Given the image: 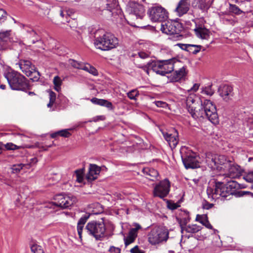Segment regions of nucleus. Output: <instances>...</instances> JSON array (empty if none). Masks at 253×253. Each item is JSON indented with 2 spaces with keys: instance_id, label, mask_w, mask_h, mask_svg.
Returning a JSON list of instances; mask_svg holds the SVG:
<instances>
[{
  "instance_id": "nucleus-1",
  "label": "nucleus",
  "mask_w": 253,
  "mask_h": 253,
  "mask_svg": "<svg viewBox=\"0 0 253 253\" xmlns=\"http://www.w3.org/2000/svg\"><path fill=\"white\" fill-rule=\"evenodd\" d=\"M238 184L235 181L228 182L226 184L222 182H216L212 187L209 186L207 189L208 198L211 200H215L220 197L227 198L232 196Z\"/></svg>"
},
{
  "instance_id": "nucleus-2",
  "label": "nucleus",
  "mask_w": 253,
  "mask_h": 253,
  "mask_svg": "<svg viewBox=\"0 0 253 253\" xmlns=\"http://www.w3.org/2000/svg\"><path fill=\"white\" fill-rule=\"evenodd\" d=\"M181 62L175 59H170L167 60L149 62L146 65L138 64L140 68H147L148 70L152 69L157 74L165 76L170 73L174 68L179 66Z\"/></svg>"
},
{
  "instance_id": "nucleus-3",
  "label": "nucleus",
  "mask_w": 253,
  "mask_h": 253,
  "mask_svg": "<svg viewBox=\"0 0 253 253\" xmlns=\"http://www.w3.org/2000/svg\"><path fill=\"white\" fill-rule=\"evenodd\" d=\"M95 46L102 50H109L115 48L119 44L118 39L114 35L98 30L95 35Z\"/></svg>"
},
{
  "instance_id": "nucleus-4",
  "label": "nucleus",
  "mask_w": 253,
  "mask_h": 253,
  "mask_svg": "<svg viewBox=\"0 0 253 253\" xmlns=\"http://www.w3.org/2000/svg\"><path fill=\"white\" fill-rule=\"evenodd\" d=\"M193 115L194 119L206 117L213 124L219 122L216 107L210 100L201 101V105L198 106V110Z\"/></svg>"
},
{
  "instance_id": "nucleus-5",
  "label": "nucleus",
  "mask_w": 253,
  "mask_h": 253,
  "mask_svg": "<svg viewBox=\"0 0 253 253\" xmlns=\"http://www.w3.org/2000/svg\"><path fill=\"white\" fill-rule=\"evenodd\" d=\"M4 76L12 89L25 91L29 89L27 79L20 73L10 69L4 73Z\"/></svg>"
},
{
  "instance_id": "nucleus-6",
  "label": "nucleus",
  "mask_w": 253,
  "mask_h": 253,
  "mask_svg": "<svg viewBox=\"0 0 253 253\" xmlns=\"http://www.w3.org/2000/svg\"><path fill=\"white\" fill-rule=\"evenodd\" d=\"M126 12L128 14V23L133 26H135L133 22L137 19H142L144 15V6L134 1L129 2L126 7Z\"/></svg>"
},
{
  "instance_id": "nucleus-7",
  "label": "nucleus",
  "mask_w": 253,
  "mask_h": 253,
  "mask_svg": "<svg viewBox=\"0 0 253 253\" xmlns=\"http://www.w3.org/2000/svg\"><path fill=\"white\" fill-rule=\"evenodd\" d=\"M169 230L165 227L155 226L148 234L149 242L153 245L166 241L169 238Z\"/></svg>"
},
{
  "instance_id": "nucleus-8",
  "label": "nucleus",
  "mask_w": 253,
  "mask_h": 253,
  "mask_svg": "<svg viewBox=\"0 0 253 253\" xmlns=\"http://www.w3.org/2000/svg\"><path fill=\"white\" fill-rule=\"evenodd\" d=\"M85 230L96 240H102L105 237L106 229L103 222L92 221L87 223Z\"/></svg>"
},
{
  "instance_id": "nucleus-9",
  "label": "nucleus",
  "mask_w": 253,
  "mask_h": 253,
  "mask_svg": "<svg viewBox=\"0 0 253 253\" xmlns=\"http://www.w3.org/2000/svg\"><path fill=\"white\" fill-rule=\"evenodd\" d=\"M206 161L210 168L214 170L216 169L222 172L225 169L226 163H229L230 161L227 160L224 155L209 154L207 156Z\"/></svg>"
},
{
  "instance_id": "nucleus-10",
  "label": "nucleus",
  "mask_w": 253,
  "mask_h": 253,
  "mask_svg": "<svg viewBox=\"0 0 253 253\" xmlns=\"http://www.w3.org/2000/svg\"><path fill=\"white\" fill-rule=\"evenodd\" d=\"M23 73L27 76L30 77L33 81H37L40 78V73L36 70L34 65L31 61L26 60H21L16 64Z\"/></svg>"
},
{
  "instance_id": "nucleus-11",
  "label": "nucleus",
  "mask_w": 253,
  "mask_h": 253,
  "mask_svg": "<svg viewBox=\"0 0 253 253\" xmlns=\"http://www.w3.org/2000/svg\"><path fill=\"white\" fill-rule=\"evenodd\" d=\"M149 15L152 21H159L161 23L168 18V13L161 6H156L150 8L149 10Z\"/></svg>"
},
{
  "instance_id": "nucleus-12",
  "label": "nucleus",
  "mask_w": 253,
  "mask_h": 253,
  "mask_svg": "<svg viewBox=\"0 0 253 253\" xmlns=\"http://www.w3.org/2000/svg\"><path fill=\"white\" fill-rule=\"evenodd\" d=\"M161 30L167 35L177 34L180 31V24L170 20H165L161 25Z\"/></svg>"
},
{
  "instance_id": "nucleus-13",
  "label": "nucleus",
  "mask_w": 253,
  "mask_h": 253,
  "mask_svg": "<svg viewBox=\"0 0 253 253\" xmlns=\"http://www.w3.org/2000/svg\"><path fill=\"white\" fill-rule=\"evenodd\" d=\"M170 182L167 179L160 181L156 184L154 188L153 195L155 197L160 198L166 197L169 193L170 190Z\"/></svg>"
},
{
  "instance_id": "nucleus-14",
  "label": "nucleus",
  "mask_w": 253,
  "mask_h": 253,
  "mask_svg": "<svg viewBox=\"0 0 253 253\" xmlns=\"http://www.w3.org/2000/svg\"><path fill=\"white\" fill-rule=\"evenodd\" d=\"M55 201L54 204L56 206L65 209L73 205L76 202L77 199L73 196L60 194L55 196Z\"/></svg>"
},
{
  "instance_id": "nucleus-15",
  "label": "nucleus",
  "mask_w": 253,
  "mask_h": 253,
  "mask_svg": "<svg viewBox=\"0 0 253 253\" xmlns=\"http://www.w3.org/2000/svg\"><path fill=\"white\" fill-rule=\"evenodd\" d=\"M225 168L224 170L220 173V175H225L231 178H235L240 176L241 171L240 167L231 161L226 163Z\"/></svg>"
},
{
  "instance_id": "nucleus-16",
  "label": "nucleus",
  "mask_w": 253,
  "mask_h": 253,
  "mask_svg": "<svg viewBox=\"0 0 253 253\" xmlns=\"http://www.w3.org/2000/svg\"><path fill=\"white\" fill-rule=\"evenodd\" d=\"M183 163L186 169H195L200 167L199 157L193 152L181 155Z\"/></svg>"
},
{
  "instance_id": "nucleus-17",
  "label": "nucleus",
  "mask_w": 253,
  "mask_h": 253,
  "mask_svg": "<svg viewBox=\"0 0 253 253\" xmlns=\"http://www.w3.org/2000/svg\"><path fill=\"white\" fill-rule=\"evenodd\" d=\"M203 19H199L198 21L197 20L195 22L196 27L194 29V31L198 38L208 40L210 36V32L203 25Z\"/></svg>"
},
{
  "instance_id": "nucleus-18",
  "label": "nucleus",
  "mask_w": 253,
  "mask_h": 253,
  "mask_svg": "<svg viewBox=\"0 0 253 253\" xmlns=\"http://www.w3.org/2000/svg\"><path fill=\"white\" fill-rule=\"evenodd\" d=\"M173 133L163 132V134L165 139L168 141L171 148H174L178 142V132L176 130H173Z\"/></svg>"
},
{
  "instance_id": "nucleus-19",
  "label": "nucleus",
  "mask_w": 253,
  "mask_h": 253,
  "mask_svg": "<svg viewBox=\"0 0 253 253\" xmlns=\"http://www.w3.org/2000/svg\"><path fill=\"white\" fill-rule=\"evenodd\" d=\"M187 74L186 67L182 66L178 70L175 71L172 74L169 76L168 79L171 82H176L184 78Z\"/></svg>"
},
{
  "instance_id": "nucleus-20",
  "label": "nucleus",
  "mask_w": 253,
  "mask_h": 253,
  "mask_svg": "<svg viewBox=\"0 0 253 253\" xmlns=\"http://www.w3.org/2000/svg\"><path fill=\"white\" fill-rule=\"evenodd\" d=\"M190 4V0H180L175 8L177 15L181 16L186 13L189 9Z\"/></svg>"
},
{
  "instance_id": "nucleus-21",
  "label": "nucleus",
  "mask_w": 253,
  "mask_h": 253,
  "mask_svg": "<svg viewBox=\"0 0 253 253\" xmlns=\"http://www.w3.org/2000/svg\"><path fill=\"white\" fill-rule=\"evenodd\" d=\"M135 227L131 228L129 231L128 236L124 237L125 244L126 246L133 243L137 236V231L141 228V226L138 224H135Z\"/></svg>"
},
{
  "instance_id": "nucleus-22",
  "label": "nucleus",
  "mask_w": 253,
  "mask_h": 253,
  "mask_svg": "<svg viewBox=\"0 0 253 253\" xmlns=\"http://www.w3.org/2000/svg\"><path fill=\"white\" fill-rule=\"evenodd\" d=\"M194 97L195 95L194 94L190 93V96H188L186 99V104L188 111L193 118V113L196 112V110H198V106H200L199 104L195 103Z\"/></svg>"
},
{
  "instance_id": "nucleus-23",
  "label": "nucleus",
  "mask_w": 253,
  "mask_h": 253,
  "mask_svg": "<svg viewBox=\"0 0 253 253\" xmlns=\"http://www.w3.org/2000/svg\"><path fill=\"white\" fill-rule=\"evenodd\" d=\"M101 169L95 164L89 165L88 172L86 175V179L88 181H92L96 179L97 175L100 172Z\"/></svg>"
},
{
  "instance_id": "nucleus-24",
  "label": "nucleus",
  "mask_w": 253,
  "mask_h": 253,
  "mask_svg": "<svg viewBox=\"0 0 253 253\" xmlns=\"http://www.w3.org/2000/svg\"><path fill=\"white\" fill-rule=\"evenodd\" d=\"M176 45L181 49L186 50L190 53L192 54H197L200 51L202 47L201 45L196 44L183 43H177Z\"/></svg>"
},
{
  "instance_id": "nucleus-25",
  "label": "nucleus",
  "mask_w": 253,
  "mask_h": 253,
  "mask_svg": "<svg viewBox=\"0 0 253 253\" xmlns=\"http://www.w3.org/2000/svg\"><path fill=\"white\" fill-rule=\"evenodd\" d=\"M11 32V30L0 32V50L6 48L7 43L10 41Z\"/></svg>"
},
{
  "instance_id": "nucleus-26",
  "label": "nucleus",
  "mask_w": 253,
  "mask_h": 253,
  "mask_svg": "<svg viewBox=\"0 0 253 253\" xmlns=\"http://www.w3.org/2000/svg\"><path fill=\"white\" fill-rule=\"evenodd\" d=\"M232 87L231 86L228 85H224L219 87L218 92L220 95L224 100H226L231 96H232Z\"/></svg>"
},
{
  "instance_id": "nucleus-27",
  "label": "nucleus",
  "mask_w": 253,
  "mask_h": 253,
  "mask_svg": "<svg viewBox=\"0 0 253 253\" xmlns=\"http://www.w3.org/2000/svg\"><path fill=\"white\" fill-rule=\"evenodd\" d=\"M183 215L184 217L183 218H181L180 217H177V220L178 221L181 228V232L182 234V236H183L184 234L185 227L186 226V225L188 222H189L190 219L188 212L184 211L183 212Z\"/></svg>"
},
{
  "instance_id": "nucleus-28",
  "label": "nucleus",
  "mask_w": 253,
  "mask_h": 253,
  "mask_svg": "<svg viewBox=\"0 0 253 253\" xmlns=\"http://www.w3.org/2000/svg\"><path fill=\"white\" fill-rule=\"evenodd\" d=\"M143 171L146 177L151 180H154V178H156L159 175L158 171L154 169L146 168L143 169Z\"/></svg>"
},
{
  "instance_id": "nucleus-29",
  "label": "nucleus",
  "mask_w": 253,
  "mask_h": 253,
  "mask_svg": "<svg viewBox=\"0 0 253 253\" xmlns=\"http://www.w3.org/2000/svg\"><path fill=\"white\" fill-rule=\"evenodd\" d=\"M196 220L199 221L203 225L206 226L207 228L211 229L212 228V225L211 224L207 217L205 215H198L196 217Z\"/></svg>"
},
{
  "instance_id": "nucleus-30",
  "label": "nucleus",
  "mask_w": 253,
  "mask_h": 253,
  "mask_svg": "<svg viewBox=\"0 0 253 253\" xmlns=\"http://www.w3.org/2000/svg\"><path fill=\"white\" fill-rule=\"evenodd\" d=\"M202 227L196 224L189 225L185 227L184 232L195 233L201 230Z\"/></svg>"
},
{
  "instance_id": "nucleus-31",
  "label": "nucleus",
  "mask_w": 253,
  "mask_h": 253,
  "mask_svg": "<svg viewBox=\"0 0 253 253\" xmlns=\"http://www.w3.org/2000/svg\"><path fill=\"white\" fill-rule=\"evenodd\" d=\"M211 4L210 1L208 0H197V6L203 10L208 9Z\"/></svg>"
},
{
  "instance_id": "nucleus-32",
  "label": "nucleus",
  "mask_w": 253,
  "mask_h": 253,
  "mask_svg": "<svg viewBox=\"0 0 253 253\" xmlns=\"http://www.w3.org/2000/svg\"><path fill=\"white\" fill-rule=\"evenodd\" d=\"M75 176L76 178V181L83 183L84 182V170L83 169H77L75 171Z\"/></svg>"
},
{
  "instance_id": "nucleus-33",
  "label": "nucleus",
  "mask_w": 253,
  "mask_h": 253,
  "mask_svg": "<svg viewBox=\"0 0 253 253\" xmlns=\"http://www.w3.org/2000/svg\"><path fill=\"white\" fill-rule=\"evenodd\" d=\"M106 1L107 10L111 12H113V10L118 6L116 0H106Z\"/></svg>"
},
{
  "instance_id": "nucleus-34",
  "label": "nucleus",
  "mask_w": 253,
  "mask_h": 253,
  "mask_svg": "<svg viewBox=\"0 0 253 253\" xmlns=\"http://www.w3.org/2000/svg\"><path fill=\"white\" fill-rule=\"evenodd\" d=\"M83 70L86 71V72L94 76H97L98 75V72L97 70L94 67L90 66L88 64H84Z\"/></svg>"
},
{
  "instance_id": "nucleus-35",
  "label": "nucleus",
  "mask_w": 253,
  "mask_h": 253,
  "mask_svg": "<svg viewBox=\"0 0 253 253\" xmlns=\"http://www.w3.org/2000/svg\"><path fill=\"white\" fill-rule=\"evenodd\" d=\"M53 82L54 85V89L57 91H59L61 89V85L62 83V81L61 78L59 76H56L54 77Z\"/></svg>"
},
{
  "instance_id": "nucleus-36",
  "label": "nucleus",
  "mask_w": 253,
  "mask_h": 253,
  "mask_svg": "<svg viewBox=\"0 0 253 253\" xmlns=\"http://www.w3.org/2000/svg\"><path fill=\"white\" fill-rule=\"evenodd\" d=\"M69 64L73 67L79 69H83L84 63L79 62L73 59L69 60Z\"/></svg>"
},
{
  "instance_id": "nucleus-37",
  "label": "nucleus",
  "mask_w": 253,
  "mask_h": 253,
  "mask_svg": "<svg viewBox=\"0 0 253 253\" xmlns=\"http://www.w3.org/2000/svg\"><path fill=\"white\" fill-rule=\"evenodd\" d=\"M139 94V91L137 89H132L127 93V97L131 100H136Z\"/></svg>"
},
{
  "instance_id": "nucleus-38",
  "label": "nucleus",
  "mask_w": 253,
  "mask_h": 253,
  "mask_svg": "<svg viewBox=\"0 0 253 253\" xmlns=\"http://www.w3.org/2000/svg\"><path fill=\"white\" fill-rule=\"evenodd\" d=\"M201 93L207 95L211 96L214 93V90L211 86L209 85L202 89Z\"/></svg>"
},
{
  "instance_id": "nucleus-39",
  "label": "nucleus",
  "mask_w": 253,
  "mask_h": 253,
  "mask_svg": "<svg viewBox=\"0 0 253 253\" xmlns=\"http://www.w3.org/2000/svg\"><path fill=\"white\" fill-rule=\"evenodd\" d=\"M49 102L47 104L48 107H51L54 104L55 101L56 100V94L52 91H50L49 93Z\"/></svg>"
},
{
  "instance_id": "nucleus-40",
  "label": "nucleus",
  "mask_w": 253,
  "mask_h": 253,
  "mask_svg": "<svg viewBox=\"0 0 253 253\" xmlns=\"http://www.w3.org/2000/svg\"><path fill=\"white\" fill-rule=\"evenodd\" d=\"M25 167V165L23 164H19L14 165L11 168L12 172L13 173H18Z\"/></svg>"
},
{
  "instance_id": "nucleus-41",
  "label": "nucleus",
  "mask_w": 253,
  "mask_h": 253,
  "mask_svg": "<svg viewBox=\"0 0 253 253\" xmlns=\"http://www.w3.org/2000/svg\"><path fill=\"white\" fill-rule=\"evenodd\" d=\"M3 146H4L5 148L7 150H14L18 149L21 148L20 146H17V145L14 144L13 143H10V142L7 143L4 145L3 144Z\"/></svg>"
},
{
  "instance_id": "nucleus-42",
  "label": "nucleus",
  "mask_w": 253,
  "mask_h": 253,
  "mask_svg": "<svg viewBox=\"0 0 253 253\" xmlns=\"http://www.w3.org/2000/svg\"><path fill=\"white\" fill-rule=\"evenodd\" d=\"M230 10L231 12L237 15H239L243 12L242 10L234 4H230Z\"/></svg>"
},
{
  "instance_id": "nucleus-43",
  "label": "nucleus",
  "mask_w": 253,
  "mask_h": 253,
  "mask_svg": "<svg viewBox=\"0 0 253 253\" xmlns=\"http://www.w3.org/2000/svg\"><path fill=\"white\" fill-rule=\"evenodd\" d=\"M31 251L34 253H42L41 247L37 245H33L31 247Z\"/></svg>"
},
{
  "instance_id": "nucleus-44",
  "label": "nucleus",
  "mask_w": 253,
  "mask_h": 253,
  "mask_svg": "<svg viewBox=\"0 0 253 253\" xmlns=\"http://www.w3.org/2000/svg\"><path fill=\"white\" fill-rule=\"evenodd\" d=\"M244 179L248 182H253V171L249 172L246 175L244 176Z\"/></svg>"
},
{
  "instance_id": "nucleus-45",
  "label": "nucleus",
  "mask_w": 253,
  "mask_h": 253,
  "mask_svg": "<svg viewBox=\"0 0 253 253\" xmlns=\"http://www.w3.org/2000/svg\"><path fill=\"white\" fill-rule=\"evenodd\" d=\"M102 106H105L110 110H113L114 109V107L112 103L111 102L105 99L103 100V104Z\"/></svg>"
},
{
  "instance_id": "nucleus-46",
  "label": "nucleus",
  "mask_w": 253,
  "mask_h": 253,
  "mask_svg": "<svg viewBox=\"0 0 253 253\" xmlns=\"http://www.w3.org/2000/svg\"><path fill=\"white\" fill-rule=\"evenodd\" d=\"M103 100L104 99H98L97 98L94 97L91 99L90 101L92 103L94 104L102 106L103 104Z\"/></svg>"
},
{
  "instance_id": "nucleus-47",
  "label": "nucleus",
  "mask_w": 253,
  "mask_h": 253,
  "mask_svg": "<svg viewBox=\"0 0 253 253\" xmlns=\"http://www.w3.org/2000/svg\"><path fill=\"white\" fill-rule=\"evenodd\" d=\"M149 56V55L147 53L142 52V51L138 52V55H136V60L139 58H142V59H145V58H148Z\"/></svg>"
},
{
  "instance_id": "nucleus-48",
  "label": "nucleus",
  "mask_w": 253,
  "mask_h": 253,
  "mask_svg": "<svg viewBox=\"0 0 253 253\" xmlns=\"http://www.w3.org/2000/svg\"><path fill=\"white\" fill-rule=\"evenodd\" d=\"M59 135L63 137H68L71 135V133L68 131V129L59 130Z\"/></svg>"
},
{
  "instance_id": "nucleus-49",
  "label": "nucleus",
  "mask_w": 253,
  "mask_h": 253,
  "mask_svg": "<svg viewBox=\"0 0 253 253\" xmlns=\"http://www.w3.org/2000/svg\"><path fill=\"white\" fill-rule=\"evenodd\" d=\"M154 103L158 107L165 108L168 106V104L166 102L162 101H156Z\"/></svg>"
},
{
  "instance_id": "nucleus-50",
  "label": "nucleus",
  "mask_w": 253,
  "mask_h": 253,
  "mask_svg": "<svg viewBox=\"0 0 253 253\" xmlns=\"http://www.w3.org/2000/svg\"><path fill=\"white\" fill-rule=\"evenodd\" d=\"M89 217V215H84L83 216L80 218L78 223H79L80 225H84Z\"/></svg>"
},
{
  "instance_id": "nucleus-51",
  "label": "nucleus",
  "mask_w": 253,
  "mask_h": 253,
  "mask_svg": "<svg viewBox=\"0 0 253 253\" xmlns=\"http://www.w3.org/2000/svg\"><path fill=\"white\" fill-rule=\"evenodd\" d=\"M200 84H195L192 87L187 90V91L188 92L194 93L198 90Z\"/></svg>"
},
{
  "instance_id": "nucleus-52",
  "label": "nucleus",
  "mask_w": 253,
  "mask_h": 253,
  "mask_svg": "<svg viewBox=\"0 0 253 253\" xmlns=\"http://www.w3.org/2000/svg\"><path fill=\"white\" fill-rule=\"evenodd\" d=\"M105 119V117L104 116L101 115V116H97L96 117H93L92 119V120L89 121V122H91L92 121H93L94 122H98L99 121H103Z\"/></svg>"
},
{
  "instance_id": "nucleus-53",
  "label": "nucleus",
  "mask_w": 253,
  "mask_h": 253,
  "mask_svg": "<svg viewBox=\"0 0 253 253\" xmlns=\"http://www.w3.org/2000/svg\"><path fill=\"white\" fill-rule=\"evenodd\" d=\"M84 225H80L79 223H78L77 231H78V235L79 236V238L80 239L82 238V232H83V230L84 229Z\"/></svg>"
},
{
  "instance_id": "nucleus-54",
  "label": "nucleus",
  "mask_w": 253,
  "mask_h": 253,
  "mask_svg": "<svg viewBox=\"0 0 253 253\" xmlns=\"http://www.w3.org/2000/svg\"><path fill=\"white\" fill-rule=\"evenodd\" d=\"M168 207L169 209L174 210L176 209L179 207V205L176 203L169 202L168 204Z\"/></svg>"
},
{
  "instance_id": "nucleus-55",
  "label": "nucleus",
  "mask_w": 253,
  "mask_h": 253,
  "mask_svg": "<svg viewBox=\"0 0 253 253\" xmlns=\"http://www.w3.org/2000/svg\"><path fill=\"white\" fill-rule=\"evenodd\" d=\"M131 253H145V252L139 249L138 247L137 246H135L134 248H132L130 250Z\"/></svg>"
},
{
  "instance_id": "nucleus-56",
  "label": "nucleus",
  "mask_w": 253,
  "mask_h": 253,
  "mask_svg": "<svg viewBox=\"0 0 253 253\" xmlns=\"http://www.w3.org/2000/svg\"><path fill=\"white\" fill-rule=\"evenodd\" d=\"M109 251L111 253H120L121 250L119 248H116L114 246H111L110 248Z\"/></svg>"
},
{
  "instance_id": "nucleus-57",
  "label": "nucleus",
  "mask_w": 253,
  "mask_h": 253,
  "mask_svg": "<svg viewBox=\"0 0 253 253\" xmlns=\"http://www.w3.org/2000/svg\"><path fill=\"white\" fill-rule=\"evenodd\" d=\"M27 33L29 34V37L36 38L37 36L36 33L33 30L28 31Z\"/></svg>"
},
{
  "instance_id": "nucleus-58",
  "label": "nucleus",
  "mask_w": 253,
  "mask_h": 253,
  "mask_svg": "<svg viewBox=\"0 0 253 253\" xmlns=\"http://www.w3.org/2000/svg\"><path fill=\"white\" fill-rule=\"evenodd\" d=\"M6 12L2 9H0V20L5 17Z\"/></svg>"
},
{
  "instance_id": "nucleus-59",
  "label": "nucleus",
  "mask_w": 253,
  "mask_h": 253,
  "mask_svg": "<svg viewBox=\"0 0 253 253\" xmlns=\"http://www.w3.org/2000/svg\"><path fill=\"white\" fill-rule=\"evenodd\" d=\"M213 206V204H212L206 203L204 205L203 208L205 209L209 210V209L211 208Z\"/></svg>"
},
{
  "instance_id": "nucleus-60",
  "label": "nucleus",
  "mask_w": 253,
  "mask_h": 253,
  "mask_svg": "<svg viewBox=\"0 0 253 253\" xmlns=\"http://www.w3.org/2000/svg\"><path fill=\"white\" fill-rule=\"evenodd\" d=\"M219 16H220L221 19H223V20L224 19L225 21H227V22H230L231 21V20L229 19H228L227 18H224V17H222L223 15V13L222 12L219 13Z\"/></svg>"
},
{
  "instance_id": "nucleus-61",
  "label": "nucleus",
  "mask_w": 253,
  "mask_h": 253,
  "mask_svg": "<svg viewBox=\"0 0 253 253\" xmlns=\"http://www.w3.org/2000/svg\"><path fill=\"white\" fill-rule=\"evenodd\" d=\"M249 125H250V128L251 129H253V119H250L248 122Z\"/></svg>"
},
{
  "instance_id": "nucleus-62",
  "label": "nucleus",
  "mask_w": 253,
  "mask_h": 253,
  "mask_svg": "<svg viewBox=\"0 0 253 253\" xmlns=\"http://www.w3.org/2000/svg\"><path fill=\"white\" fill-rule=\"evenodd\" d=\"M59 131L56 132H54V133H53L52 134H51L50 135V136L52 137V138H55L57 136L59 135Z\"/></svg>"
},
{
  "instance_id": "nucleus-63",
  "label": "nucleus",
  "mask_w": 253,
  "mask_h": 253,
  "mask_svg": "<svg viewBox=\"0 0 253 253\" xmlns=\"http://www.w3.org/2000/svg\"><path fill=\"white\" fill-rule=\"evenodd\" d=\"M65 13H66V15L70 16L71 15V14L73 13V12L71 10H66L65 11Z\"/></svg>"
},
{
  "instance_id": "nucleus-64",
  "label": "nucleus",
  "mask_w": 253,
  "mask_h": 253,
  "mask_svg": "<svg viewBox=\"0 0 253 253\" xmlns=\"http://www.w3.org/2000/svg\"><path fill=\"white\" fill-rule=\"evenodd\" d=\"M192 182H194L195 185H197L199 182V180L198 179H193Z\"/></svg>"
}]
</instances>
